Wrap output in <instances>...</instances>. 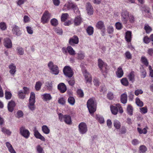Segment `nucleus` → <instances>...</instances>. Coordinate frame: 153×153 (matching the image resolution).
Wrapping results in <instances>:
<instances>
[{"instance_id": "1", "label": "nucleus", "mask_w": 153, "mask_h": 153, "mask_svg": "<svg viewBox=\"0 0 153 153\" xmlns=\"http://www.w3.org/2000/svg\"><path fill=\"white\" fill-rule=\"evenodd\" d=\"M87 105L89 112L91 114L94 113L96 111V104L94 98H91L88 100Z\"/></svg>"}, {"instance_id": "2", "label": "nucleus", "mask_w": 153, "mask_h": 153, "mask_svg": "<svg viewBox=\"0 0 153 153\" xmlns=\"http://www.w3.org/2000/svg\"><path fill=\"white\" fill-rule=\"evenodd\" d=\"M48 66L52 74L55 75H57L59 74V70L58 67L57 65H54L52 62L50 61L48 63Z\"/></svg>"}, {"instance_id": "3", "label": "nucleus", "mask_w": 153, "mask_h": 153, "mask_svg": "<svg viewBox=\"0 0 153 153\" xmlns=\"http://www.w3.org/2000/svg\"><path fill=\"white\" fill-rule=\"evenodd\" d=\"M35 94L33 92L30 93V97L29 99V104L28 105L30 110L33 111L35 108L34 103L35 102Z\"/></svg>"}, {"instance_id": "4", "label": "nucleus", "mask_w": 153, "mask_h": 153, "mask_svg": "<svg viewBox=\"0 0 153 153\" xmlns=\"http://www.w3.org/2000/svg\"><path fill=\"white\" fill-rule=\"evenodd\" d=\"M58 115L59 120L61 121H64L68 124H70L71 123V117L69 115H63L61 113H59Z\"/></svg>"}, {"instance_id": "5", "label": "nucleus", "mask_w": 153, "mask_h": 153, "mask_svg": "<svg viewBox=\"0 0 153 153\" xmlns=\"http://www.w3.org/2000/svg\"><path fill=\"white\" fill-rule=\"evenodd\" d=\"M51 17V14L48 10H46L41 18V22L43 24L47 23Z\"/></svg>"}, {"instance_id": "6", "label": "nucleus", "mask_w": 153, "mask_h": 153, "mask_svg": "<svg viewBox=\"0 0 153 153\" xmlns=\"http://www.w3.org/2000/svg\"><path fill=\"white\" fill-rule=\"evenodd\" d=\"M98 65L102 73H107L108 68H107L106 64L103 61L100 59L98 60Z\"/></svg>"}, {"instance_id": "7", "label": "nucleus", "mask_w": 153, "mask_h": 153, "mask_svg": "<svg viewBox=\"0 0 153 153\" xmlns=\"http://www.w3.org/2000/svg\"><path fill=\"white\" fill-rule=\"evenodd\" d=\"M19 131L21 135L26 139L28 138L30 136V132L25 126H22L20 127Z\"/></svg>"}, {"instance_id": "8", "label": "nucleus", "mask_w": 153, "mask_h": 153, "mask_svg": "<svg viewBox=\"0 0 153 153\" xmlns=\"http://www.w3.org/2000/svg\"><path fill=\"white\" fill-rule=\"evenodd\" d=\"M12 32L13 35L18 36L21 35L22 34L20 28L16 25H13L11 27Z\"/></svg>"}, {"instance_id": "9", "label": "nucleus", "mask_w": 153, "mask_h": 153, "mask_svg": "<svg viewBox=\"0 0 153 153\" xmlns=\"http://www.w3.org/2000/svg\"><path fill=\"white\" fill-rule=\"evenodd\" d=\"M63 72L65 75L69 77H72L73 75L72 70L69 66H65L63 68Z\"/></svg>"}, {"instance_id": "10", "label": "nucleus", "mask_w": 153, "mask_h": 153, "mask_svg": "<svg viewBox=\"0 0 153 153\" xmlns=\"http://www.w3.org/2000/svg\"><path fill=\"white\" fill-rule=\"evenodd\" d=\"M129 15V13L127 11L123 10L121 13V20L124 24L127 23L128 20V17Z\"/></svg>"}, {"instance_id": "11", "label": "nucleus", "mask_w": 153, "mask_h": 153, "mask_svg": "<svg viewBox=\"0 0 153 153\" xmlns=\"http://www.w3.org/2000/svg\"><path fill=\"white\" fill-rule=\"evenodd\" d=\"M79 131L81 134L85 133L87 131V127L85 123L82 122L80 123L78 126Z\"/></svg>"}, {"instance_id": "12", "label": "nucleus", "mask_w": 153, "mask_h": 153, "mask_svg": "<svg viewBox=\"0 0 153 153\" xmlns=\"http://www.w3.org/2000/svg\"><path fill=\"white\" fill-rule=\"evenodd\" d=\"M3 45L7 48H11L12 47V43L11 40L8 37L4 38L3 40Z\"/></svg>"}, {"instance_id": "13", "label": "nucleus", "mask_w": 153, "mask_h": 153, "mask_svg": "<svg viewBox=\"0 0 153 153\" xmlns=\"http://www.w3.org/2000/svg\"><path fill=\"white\" fill-rule=\"evenodd\" d=\"M143 14L146 17L151 18L152 17L151 13H150V8L147 6H144L143 7Z\"/></svg>"}, {"instance_id": "14", "label": "nucleus", "mask_w": 153, "mask_h": 153, "mask_svg": "<svg viewBox=\"0 0 153 153\" xmlns=\"http://www.w3.org/2000/svg\"><path fill=\"white\" fill-rule=\"evenodd\" d=\"M96 27L97 29L100 30L103 33L105 31V26L104 22L102 21H100L97 22L96 25Z\"/></svg>"}, {"instance_id": "15", "label": "nucleus", "mask_w": 153, "mask_h": 153, "mask_svg": "<svg viewBox=\"0 0 153 153\" xmlns=\"http://www.w3.org/2000/svg\"><path fill=\"white\" fill-rule=\"evenodd\" d=\"M79 42V39L76 36H74L70 39L69 43L71 45L74 46L75 44H77Z\"/></svg>"}, {"instance_id": "16", "label": "nucleus", "mask_w": 153, "mask_h": 153, "mask_svg": "<svg viewBox=\"0 0 153 153\" xmlns=\"http://www.w3.org/2000/svg\"><path fill=\"white\" fill-rule=\"evenodd\" d=\"M58 89L62 93H64L67 90V88L63 83H60L57 86Z\"/></svg>"}, {"instance_id": "17", "label": "nucleus", "mask_w": 153, "mask_h": 153, "mask_svg": "<svg viewBox=\"0 0 153 153\" xmlns=\"http://www.w3.org/2000/svg\"><path fill=\"white\" fill-rule=\"evenodd\" d=\"M15 105V102L13 100H11L8 104L7 108L8 111L10 112H12Z\"/></svg>"}, {"instance_id": "18", "label": "nucleus", "mask_w": 153, "mask_h": 153, "mask_svg": "<svg viewBox=\"0 0 153 153\" xmlns=\"http://www.w3.org/2000/svg\"><path fill=\"white\" fill-rule=\"evenodd\" d=\"M85 79L86 83H90L92 81V78L91 75L86 71L84 72Z\"/></svg>"}, {"instance_id": "19", "label": "nucleus", "mask_w": 153, "mask_h": 153, "mask_svg": "<svg viewBox=\"0 0 153 153\" xmlns=\"http://www.w3.org/2000/svg\"><path fill=\"white\" fill-rule=\"evenodd\" d=\"M85 56V52L82 51H79L76 53V58L79 60L84 59Z\"/></svg>"}, {"instance_id": "20", "label": "nucleus", "mask_w": 153, "mask_h": 153, "mask_svg": "<svg viewBox=\"0 0 153 153\" xmlns=\"http://www.w3.org/2000/svg\"><path fill=\"white\" fill-rule=\"evenodd\" d=\"M10 70L9 73L12 75H14L16 71V66L13 63L10 64L9 66Z\"/></svg>"}, {"instance_id": "21", "label": "nucleus", "mask_w": 153, "mask_h": 153, "mask_svg": "<svg viewBox=\"0 0 153 153\" xmlns=\"http://www.w3.org/2000/svg\"><path fill=\"white\" fill-rule=\"evenodd\" d=\"M34 135L36 137L37 139H39L41 140L45 141V139L44 137L42 136L38 131H36L34 132Z\"/></svg>"}, {"instance_id": "22", "label": "nucleus", "mask_w": 153, "mask_h": 153, "mask_svg": "<svg viewBox=\"0 0 153 153\" xmlns=\"http://www.w3.org/2000/svg\"><path fill=\"white\" fill-rule=\"evenodd\" d=\"M86 9L89 15H91L93 13V8L91 5L89 3H87Z\"/></svg>"}, {"instance_id": "23", "label": "nucleus", "mask_w": 153, "mask_h": 153, "mask_svg": "<svg viewBox=\"0 0 153 153\" xmlns=\"http://www.w3.org/2000/svg\"><path fill=\"white\" fill-rule=\"evenodd\" d=\"M6 146L7 147L8 151L11 153H16V151L13 147L12 145L9 142H7L6 143Z\"/></svg>"}, {"instance_id": "24", "label": "nucleus", "mask_w": 153, "mask_h": 153, "mask_svg": "<svg viewBox=\"0 0 153 153\" xmlns=\"http://www.w3.org/2000/svg\"><path fill=\"white\" fill-rule=\"evenodd\" d=\"M43 100L47 101L51 100L52 97L50 94H45L42 95Z\"/></svg>"}, {"instance_id": "25", "label": "nucleus", "mask_w": 153, "mask_h": 153, "mask_svg": "<svg viewBox=\"0 0 153 153\" xmlns=\"http://www.w3.org/2000/svg\"><path fill=\"white\" fill-rule=\"evenodd\" d=\"M121 101L123 104H125L127 101V95L125 93L123 94L121 96Z\"/></svg>"}, {"instance_id": "26", "label": "nucleus", "mask_w": 153, "mask_h": 153, "mask_svg": "<svg viewBox=\"0 0 153 153\" xmlns=\"http://www.w3.org/2000/svg\"><path fill=\"white\" fill-rule=\"evenodd\" d=\"M125 39L126 41L129 42L131 39V32L130 31H127L126 33Z\"/></svg>"}, {"instance_id": "27", "label": "nucleus", "mask_w": 153, "mask_h": 153, "mask_svg": "<svg viewBox=\"0 0 153 153\" xmlns=\"http://www.w3.org/2000/svg\"><path fill=\"white\" fill-rule=\"evenodd\" d=\"M123 74V71L122 68L120 67L118 68L116 72V75L117 77L120 78L122 77Z\"/></svg>"}, {"instance_id": "28", "label": "nucleus", "mask_w": 153, "mask_h": 153, "mask_svg": "<svg viewBox=\"0 0 153 153\" xmlns=\"http://www.w3.org/2000/svg\"><path fill=\"white\" fill-rule=\"evenodd\" d=\"M42 129L43 132L45 134H48L50 133V129L46 125L43 126L42 127Z\"/></svg>"}, {"instance_id": "29", "label": "nucleus", "mask_w": 153, "mask_h": 153, "mask_svg": "<svg viewBox=\"0 0 153 153\" xmlns=\"http://www.w3.org/2000/svg\"><path fill=\"white\" fill-rule=\"evenodd\" d=\"M74 24L75 25H79L82 22V19L80 16L76 17L74 20Z\"/></svg>"}, {"instance_id": "30", "label": "nucleus", "mask_w": 153, "mask_h": 153, "mask_svg": "<svg viewBox=\"0 0 153 153\" xmlns=\"http://www.w3.org/2000/svg\"><path fill=\"white\" fill-rule=\"evenodd\" d=\"M67 51L69 54L71 55H74L76 53L75 51L71 46H68L67 47Z\"/></svg>"}, {"instance_id": "31", "label": "nucleus", "mask_w": 153, "mask_h": 153, "mask_svg": "<svg viewBox=\"0 0 153 153\" xmlns=\"http://www.w3.org/2000/svg\"><path fill=\"white\" fill-rule=\"evenodd\" d=\"M36 149L37 153H45L43 148L39 145L36 146Z\"/></svg>"}, {"instance_id": "32", "label": "nucleus", "mask_w": 153, "mask_h": 153, "mask_svg": "<svg viewBox=\"0 0 153 153\" xmlns=\"http://www.w3.org/2000/svg\"><path fill=\"white\" fill-rule=\"evenodd\" d=\"M114 125L116 128L119 129L121 127V123L118 120H114Z\"/></svg>"}, {"instance_id": "33", "label": "nucleus", "mask_w": 153, "mask_h": 153, "mask_svg": "<svg viewBox=\"0 0 153 153\" xmlns=\"http://www.w3.org/2000/svg\"><path fill=\"white\" fill-rule=\"evenodd\" d=\"M42 85V83L40 81H38L36 82L35 86V88L37 91L39 90Z\"/></svg>"}, {"instance_id": "34", "label": "nucleus", "mask_w": 153, "mask_h": 153, "mask_svg": "<svg viewBox=\"0 0 153 153\" xmlns=\"http://www.w3.org/2000/svg\"><path fill=\"white\" fill-rule=\"evenodd\" d=\"M129 81L132 82H133L134 81V73L132 72L128 75Z\"/></svg>"}, {"instance_id": "35", "label": "nucleus", "mask_w": 153, "mask_h": 153, "mask_svg": "<svg viewBox=\"0 0 153 153\" xmlns=\"http://www.w3.org/2000/svg\"><path fill=\"white\" fill-rule=\"evenodd\" d=\"M1 131L3 133L10 136L11 133V132L8 129L4 127H2L1 128Z\"/></svg>"}, {"instance_id": "36", "label": "nucleus", "mask_w": 153, "mask_h": 153, "mask_svg": "<svg viewBox=\"0 0 153 153\" xmlns=\"http://www.w3.org/2000/svg\"><path fill=\"white\" fill-rule=\"evenodd\" d=\"M45 86L48 89L51 90L53 88L52 81H50L47 82L45 83Z\"/></svg>"}, {"instance_id": "37", "label": "nucleus", "mask_w": 153, "mask_h": 153, "mask_svg": "<svg viewBox=\"0 0 153 153\" xmlns=\"http://www.w3.org/2000/svg\"><path fill=\"white\" fill-rule=\"evenodd\" d=\"M144 29L147 33H150L152 30V27L147 24L145 25Z\"/></svg>"}, {"instance_id": "38", "label": "nucleus", "mask_w": 153, "mask_h": 153, "mask_svg": "<svg viewBox=\"0 0 153 153\" xmlns=\"http://www.w3.org/2000/svg\"><path fill=\"white\" fill-rule=\"evenodd\" d=\"M110 108L111 112L113 114L116 115L117 114L118 109L116 107L111 106Z\"/></svg>"}, {"instance_id": "39", "label": "nucleus", "mask_w": 153, "mask_h": 153, "mask_svg": "<svg viewBox=\"0 0 153 153\" xmlns=\"http://www.w3.org/2000/svg\"><path fill=\"white\" fill-rule=\"evenodd\" d=\"M139 151L140 153H144L147 150V148L144 145H142L139 147Z\"/></svg>"}, {"instance_id": "40", "label": "nucleus", "mask_w": 153, "mask_h": 153, "mask_svg": "<svg viewBox=\"0 0 153 153\" xmlns=\"http://www.w3.org/2000/svg\"><path fill=\"white\" fill-rule=\"evenodd\" d=\"M86 31L89 35H92L93 33L94 28L91 26H89L87 29Z\"/></svg>"}, {"instance_id": "41", "label": "nucleus", "mask_w": 153, "mask_h": 153, "mask_svg": "<svg viewBox=\"0 0 153 153\" xmlns=\"http://www.w3.org/2000/svg\"><path fill=\"white\" fill-rule=\"evenodd\" d=\"M142 62L146 66L148 65L149 62L146 58L145 56H142L141 59Z\"/></svg>"}, {"instance_id": "42", "label": "nucleus", "mask_w": 153, "mask_h": 153, "mask_svg": "<svg viewBox=\"0 0 153 153\" xmlns=\"http://www.w3.org/2000/svg\"><path fill=\"white\" fill-rule=\"evenodd\" d=\"M96 118L100 123H102L104 122V118L100 115H97Z\"/></svg>"}, {"instance_id": "43", "label": "nucleus", "mask_w": 153, "mask_h": 153, "mask_svg": "<svg viewBox=\"0 0 153 153\" xmlns=\"http://www.w3.org/2000/svg\"><path fill=\"white\" fill-rule=\"evenodd\" d=\"M18 95L19 98L23 99L25 97V94L23 92V91L20 90L18 92Z\"/></svg>"}, {"instance_id": "44", "label": "nucleus", "mask_w": 153, "mask_h": 153, "mask_svg": "<svg viewBox=\"0 0 153 153\" xmlns=\"http://www.w3.org/2000/svg\"><path fill=\"white\" fill-rule=\"evenodd\" d=\"M5 96L7 100H10L11 99L12 94L9 91H6L5 93Z\"/></svg>"}, {"instance_id": "45", "label": "nucleus", "mask_w": 153, "mask_h": 153, "mask_svg": "<svg viewBox=\"0 0 153 153\" xmlns=\"http://www.w3.org/2000/svg\"><path fill=\"white\" fill-rule=\"evenodd\" d=\"M121 82L123 85L127 86L128 85V82L126 78H124L121 80Z\"/></svg>"}, {"instance_id": "46", "label": "nucleus", "mask_w": 153, "mask_h": 153, "mask_svg": "<svg viewBox=\"0 0 153 153\" xmlns=\"http://www.w3.org/2000/svg\"><path fill=\"white\" fill-rule=\"evenodd\" d=\"M55 32L58 35H62L63 33V31L62 29L59 27H56L54 28Z\"/></svg>"}, {"instance_id": "47", "label": "nucleus", "mask_w": 153, "mask_h": 153, "mask_svg": "<svg viewBox=\"0 0 153 153\" xmlns=\"http://www.w3.org/2000/svg\"><path fill=\"white\" fill-rule=\"evenodd\" d=\"M68 102L70 104L73 105L75 103V100L73 97H70L68 98Z\"/></svg>"}, {"instance_id": "48", "label": "nucleus", "mask_w": 153, "mask_h": 153, "mask_svg": "<svg viewBox=\"0 0 153 153\" xmlns=\"http://www.w3.org/2000/svg\"><path fill=\"white\" fill-rule=\"evenodd\" d=\"M133 108L130 105H128L127 108V111L128 113L130 115H132L133 113Z\"/></svg>"}, {"instance_id": "49", "label": "nucleus", "mask_w": 153, "mask_h": 153, "mask_svg": "<svg viewBox=\"0 0 153 153\" xmlns=\"http://www.w3.org/2000/svg\"><path fill=\"white\" fill-rule=\"evenodd\" d=\"M136 103L138 106L140 107L143 106V102L139 98H136Z\"/></svg>"}, {"instance_id": "50", "label": "nucleus", "mask_w": 153, "mask_h": 153, "mask_svg": "<svg viewBox=\"0 0 153 153\" xmlns=\"http://www.w3.org/2000/svg\"><path fill=\"white\" fill-rule=\"evenodd\" d=\"M50 22L51 25L53 26H56L58 24L57 20L55 18L51 19Z\"/></svg>"}, {"instance_id": "51", "label": "nucleus", "mask_w": 153, "mask_h": 153, "mask_svg": "<svg viewBox=\"0 0 153 153\" xmlns=\"http://www.w3.org/2000/svg\"><path fill=\"white\" fill-rule=\"evenodd\" d=\"M16 50L19 55H22L24 53V50L22 47H19L17 48Z\"/></svg>"}, {"instance_id": "52", "label": "nucleus", "mask_w": 153, "mask_h": 153, "mask_svg": "<svg viewBox=\"0 0 153 153\" xmlns=\"http://www.w3.org/2000/svg\"><path fill=\"white\" fill-rule=\"evenodd\" d=\"M137 130L139 133L140 134H146L147 133V130L146 128H144L143 129H141L138 128H137Z\"/></svg>"}, {"instance_id": "53", "label": "nucleus", "mask_w": 153, "mask_h": 153, "mask_svg": "<svg viewBox=\"0 0 153 153\" xmlns=\"http://www.w3.org/2000/svg\"><path fill=\"white\" fill-rule=\"evenodd\" d=\"M68 16V14L67 13L62 14L61 17V21L63 22L65 21L67 19Z\"/></svg>"}, {"instance_id": "54", "label": "nucleus", "mask_w": 153, "mask_h": 153, "mask_svg": "<svg viewBox=\"0 0 153 153\" xmlns=\"http://www.w3.org/2000/svg\"><path fill=\"white\" fill-rule=\"evenodd\" d=\"M114 96L113 94L109 92L107 94V98L108 99L110 100H112L114 98Z\"/></svg>"}, {"instance_id": "55", "label": "nucleus", "mask_w": 153, "mask_h": 153, "mask_svg": "<svg viewBox=\"0 0 153 153\" xmlns=\"http://www.w3.org/2000/svg\"><path fill=\"white\" fill-rule=\"evenodd\" d=\"M0 28L2 30H4L6 29V24L4 22H2L0 23Z\"/></svg>"}, {"instance_id": "56", "label": "nucleus", "mask_w": 153, "mask_h": 153, "mask_svg": "<svg viewBox=\"0 0 153 153\" xmlns=\"http://www.w3.org/2000/svg\"><path fill=\"white\" fill-rule=\"evenodd\" d=\"M107 31L109 34L112 33L114 31V28L112 26H109L107 27Z\"/></svg>"}, {"instance_id": "57", "label": "nucleus", "mask_w": 153, "mask_h": 153, "mask_svg": "<svg viewBox=\"0 0 153 153\" xmlns=\"http://www.w3.org/2000/svg\"><path fill=\"white\" fill-rule=\"evenodd\" d=\"M125 55L126 58L128 59H131L132 58V55L128 51H127L125 53Z\"/></svg>"}, {"instance_id": "58", "label": "nucleus", "mask_w": 153, "mask_h": 153, "mask_svg": "<svg viewBox=\"0 0 153 153\" xmlns=\"http://www.w3.org/2000/svg\"><path fill=\"white\" fill-rule=\"evenodd\" d=\"M140 112L143 114L146 113L147 112V108L146 107H144L140 108Z\"/></svg>"}, {"instance_id": "59", "label": "nucleus", "mask_w": 153, "mask_h": 153, "mask_svg": "<svg viewBox=\"0 0 153 153\" xmlns=\"http://www.w3.org/2000/svg\"><path fill=\"white\" fill-rule=\"evenodd\" d=\"M116 28L117 30H120L122 29V25L121 23L120 22H117L115 24Z\"/></svg>"}, {"instance_id": "60", "label": "nucleus", "mask_w": 153, "mask_h": 153, "mask_svg": "<svg viewBox=\"0 0 153 153\" xmlns=\"http://www.w3.org/2000/svg\"><path fill=\"white\" fill-rule=\"evenodd\" d=\"M143 93V91L141 89H137L134 91V94L136 96H138L139 94H142Z\"/></svg>"}, {"instance_id": "61", "label": "nucleus", "mask_w": 153, "mask_h": 153, "mask_svg": "<svg viewBox=\"0 0 153 153\" xmlns=\"http://www.w3.org/2000/svg\"><path fill=\"white\" fill-rule=\"evenodd\" d=\"M150 39L148 36H146L143 38V42L146 44L149 43L150 42Z\"/></svg>"}, {"instance_id": "62", "label": "nucleus", "mask_w": 153, "mask_h": 153, "mask_svg": "<svg viewBox=\"0 0 153 153\" xmlns=\"http://www.w3.org/2000/svg\"><path fill=\"white\" fill-rule=\"evenodd\" d=\"M74 3L72 2H68V4L66 5L68 10L71 8L73 6Z\"/></svg>"}, {"instance_id": "63", "label": "nucleus", "mask_w": 153, "mask_h": 153, "mask_svg": "<svg viewBox=\"0 0 153 153\" xmlns=\"http://www.w3.org/2000/svg\"><path fill=\"white\" fill-rule=\"evenodd\" d=\"M77 93L79 96L81 97H82L84 96V93L83 91L80 89L78 90L77 91Z\"/></svg>"}, {"instance_id": "64", "label": "nucleus", "mask_w": 153, "mask_h": 153, "mask_svg": "<svg viewBox=\"0 0 153 153\" xmlns=\"http://www.w3.org/2000/svg\"><path fill=\"white\" fill-rule=\"evenodd\" d=\"M17 117L18 118H20L23 117V114L21 111H19L17 113Z\"/></svg>"}]
</instances>
